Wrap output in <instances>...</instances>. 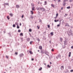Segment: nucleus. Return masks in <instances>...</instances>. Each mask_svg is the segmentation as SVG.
Listing matches in <instances>:
<instances>
[{
  "label": "nucleus",
  "mask_w": 73,
  "mask_h": 73,
  "mask_svg": "<svg viewBox=\"0 0 73 73\" xmlns=\"http://www.w3.org/2000/svg\"><path fill=\"white\" fill-rule=\"evenodd\" d=\"M67 32V34L69 36H70V35H72V31L71 30H70V31H68Z\"/></svg>",
  "instance_id": "obj_1"
},
{
  "label": "nucleus",
  "mask_w": 73,
  "mask_h": 73,
  "mask_svg": "<svg viewBox=\"0 0 73 73\" xmlns=\"http://www.w3.org/2000/svg\"><path fill=\"white\" fill-rule=\"evenodd\" d=\"M44 53L46 54V55L49 56V55L48 54H49V53L48 52V51H45L44 52Z\"/></svg>",
  "instance_id": "obj_2"
},
{
  "label": "nucleus",
  "mask_w": 73,
  "mask_h": 73,
  "mask_svg": "<svg viewBox=\"0 0 73 73\" xmlns=\"http://www.w3.org/2000/svg\"><path fill=\"white\" fill-rule=\"evenodd\" d=\"M61 58V56L60 55H58L57 56H56V58L57 59H58V58Z\"/></svg>",
  "instance_id": "obj_3"
},
{
  "label": "nucleus",
  "mask_w": 73,
  "mask_h": 73,
  "mask_svg": "<svg viewBox=\"0 0 73 73\" xmlns=\"http://www.w3.org/2000/svg\"><path fill=\"white\" fill-rule=\"evenodd\" d=\"M41 7H36V9H37V11H39V10H41Z\"/></svg>",
  "instance_id": "obj_4"
},
{
  "label": "nucleus",
  "mask_w": 73,
  "mask_h": 73,
  "mask_svg": "<svg viewBox=\"0 0 73 73\" xmlns=\"http://www.w3.org/2000/svg\"><path fill=\"white\" fill-rule=\"evenodd\" d=\"M40 10H41L42 11H45V9L43 8H41Z\"/></svg>",
  "instance_id": "obj_5"
},
{
  "label": "nucleus",
  "mask_w": 73,
  "mask_h": 73,
  "mask_svg": "<svg viewBox=\"0 0 73 73\" xmlns=\"http://www.w3.org/2000/svg\"><path fill=\"white\" fill-rule=\"evenodd\" d=\"M50 35H51V36H53V32H52L50 33Z\"/></svg>",
  "instance_id": "obj_6"
},
{
  "label": "nucleus",
  "mask_w": 73,
  "mask_h": 73,
  "mask_svg": "<svg viewBox=\"0 0 73 73\" xmlns=\"http://www.w3.org/2000/svg\"><path fill=\"white\" fill-rule=\"evenodd\" d=\"M27 41L28 42H29V41H30V38H27Z\"/></svg>",
  "instance_id": "obj_7"
},
{
  "label": "nucleus",
  "mask_w": 73,
  "mask_h": 73,
  "mask_svg": "<svg viewBox=\"0 0 73 73\" xmlns=\"http://www.w3.org/2000/svg\"><path fill=\"white\" fill-rule=\"evenodd\" d=\"M23 56H24V54H20V57H23Z\"/></svg>",
  "instance_id": "obj_8"
},
{
  "label": "nucleus",
  "mask_w": 73,
  "mask_h": 73,
  "mask_svg": "<svg viewBox=\"0 0 73 73\" xmlns=\"http://www.w3.org/2000/svg\"><path fill=\"white\" fill-rule=\"evenodd\" d=\"M16 8H19L20 6H19V5H16Z\"/></svg>",
  "instance_id": "obj_9"
},
{
  "label": "nucleus",
  "mask_w": 73,
  "mask_h": 73,
  "mask_svg": "<svg viewBox=\"0 0 73 73\" xmlns=\"http://www.w3.org/2000/svg\"><path fill=\"white\" fill-rule=\"evenodd\" d=\"M64 44L65 45H66V41L65 40L64 41Z\"/></svg>",
  "instance_id": "obj_10"
},
{
  "label": "nucleus",
  "mask_w": 73,
  "mask_h": 73,
  "mask_svg": "<svg viewBox=\"0 0 73 73\" xmlns=\"http://www.w3.org/2000/svg\"><path fill=\"white\" fill-rule=\"evenodd\" d=\"M39 49H40L41 50V49H42V46H39Z\"/></svg>",
  "instance_id": "obj_11"
},
{
  "label": "nucleus",
  "mask_w": 73,
  "mask_h": 73,
  "mask_svg": "<svg viewBox=\"0 0 73 73\" xmlns=\"http://www.w3.org/2000/svg\"><path fill=\"white\" fill-rule=\"evenodd\" d=\"M61 70H63L64 69V66H61Z\"/></svg>",
  "instance_id": "obj_12"
},
{
  "label": "nucleus",
  "mask_w": 73,
  "mask_h": 73,
  "mask_svg": "<svg viewBox=\"0 0 73 73\" xmlns=\"http://www.w3.org/2000/svg\"><path fill=\"white\" fill-rule=\"evenodd\" d=\"M70 56H71V52H70L69 53V57H70Z\"/></svg>",
  "instance_id": "obj_13"
},
{
  "label": "nucleus",
  "mask_w": 73,
  "mask_h": 73,
  "mask_svg": "<svg viewBox=\"0 0 73 73\" xmlns=\"http://www.w3.org/2000/svg\"><path fill=\"white\" fill-rule=\"evenodd\" d=\"M41 53H42V54H44V52H43V50H41Z\"/></svg>",
  "instance_id": "obj_14"
},
{
  "label": "nucleus",
  "mask_w": 73,
  "mask_h": 73,
  "mask_svg": "<svg viewBox=\"0 0 73 73\" xmlns=\"http://www.w3.org/2000/svg\"><path fill=\"white\" fill-rule=\"evenodd\" d=\"M63 39L62 38H60V40L62 42V41Z\"/></svg>",
  "instance_id": "obj_15"
},
{
  "label": "nucleus",
  "mask_w": 73,
  "mask_h": 73,
  "mask_svg": "<svg viewBox=\"0 0 73 73\" xmlns=\"http://www.w3.org/2000/svg\"><path fill=\"white\" fill-rule=\"evenodd\" d=\"M9 15L11 17L13 16V14L12 13H10Z\"/></svg>",
  "instance_id": "obj_16"
},
{
  "label": "nucleus",
  "mask_w": 73,
  "mask_h": 73,
  "mask_svg": "<svg viewBox=\"0 0 73 73\" xmlns=\"http://www.w3.org/2000/svg\"><path fill=\"white\" fill-rule=\"evenodd\" d=\"M4 4L5 5H9V4H8V3H5Z\"/></svg>",
  "instance_id": "obj_17"
},
{
  "label": "nucleus",
  "mask_w": 73,
  "mask_h": 73,
  "mask_svg": "<svg viewBox=\"0 0 73 73\" xmlns=\"http://www.w3.org/2000/svg\"><path fill=\"white\" fill-rule=\"evenodd\" d=\"M19 28L20 27H19V25H17V28L18 29H19Z\"/></svg>",
  "instance_id": "obj_18"
},
{
  "label": "nucleus",
  "mask_w": 73,
  "mask_h": 73,
  "mask_svg": "<svg viewBox=\"0 0 73 73\" xmlns=\"http://www.w3.org/2000/svg\"><path fill=\"white\" fill-rule=\"evenodd\" d=\"M42 70V67H40V68L39 69V70Z\"/></svg>",
  "instance_id": "obj_19"
},
{
  "label": "nucleus",
  "mask_w": 73,
  "mask_h": 73,
  "mask_svg": "<svg viewBox=\"0 0 73 73\" xmlns=\"http://www.w3.org/2000/svg\"><path fill=\"white\" fill-rule=\"evenodd\" d=\"M33 42V41H31V42H30V44H31V45H32V44Z\"/></svg>",
  "instance_id": "obj_20"
},
{
  "label": "nucleus",
  "mask_w": 73,
  "mask_h": 73,
  "mask_svg": "<svg viewBox=\"0 0 73 73\" xmlns=\"http://www.w3.org/2000/svg\"><path fill=\"white\" fill-rule=\"evenodd\" d=\"M20 35V36H23V33H21Z\"/></svg>",
  "instance_id": "obj_21"
},
{
  "label": "nucleus",
  "mask_w": 73,
  "mask_h": 73,
  "mask_svg": "<svg viewBox=\"0 0 73 73\" xmlns=\"http://www.w3.org/2000/svg\"><path fill=\"white\" fill-rule=\"evenodd\" d=\"M51 6H52V7H54V5L51 4Z\"/></svg>",
  "instance_id": "obj_22"
},
{
  "label": "nucleus",
  "mask_w": 73,
  "mask_h": 73,
  "mask_svg": "<svg viewBox=\"0 0 73 73\" xmlns=\"http://www.w3.org/2000/svg\"><path fill=\"white\" fill-rule=\"evenodd\" d=\"M15 25H19V24H18V23H17L16 22L15 23Z\"/></svg>",
  "instance_id": "obj_23"
},
{
  "label": "nucleus",
  "mask_w": 73,
  "mask_h": 73,
  "mask_svg": "<svg viewBox=\"0 0 73 73\" xmlns=\"http://www.w3.org/2000/svg\"><path fill=\"white\" fill-rule=\"evenodd\" d=\"M29 53H30V54H32V51H29Z\"/></svg>",
  "instance_id": "obj_24"
},
{
  "label": "nucleus",
  "mask_w": 73,
  "mask_h": 73,
  "mask_svg": "<svg viewBox=\"0 0 73 73\" xmlns=\"http://www.w3.org/2000/svg\"><path fill=\"white\" fill-rule=\"evenodd\" d=\"M21 41H23V38H21Z\"/></svg>",
  "instance_id": "obj_25"
},
{
  "label": "nucleus",
  "mask_w": 73,
  "mask_h": 73,
  "mask_svg": "<svg viewBox=\"0 0 73 73\" xmlns=\"http://www.w3.org/2000/svg\"><path fill=\"white\" fill-rule=\"evenodd\" d=\"M13 27H16V25H13Z\"/></svg>",
  "instance_id": "obj_26"
},
{
  "label": "nucleus",
  "mask_w": 73,
  "mask_h": 73,
  "mask_svg": "<svg viewBox=\"0 0 73 73\" xmlns=\"http://www.w3.org/2000/svg\"><path fill=\"white\" fill-rule=\"evenodd\" d=\"M31 14H32V15L33 14V11H31Z\"/></svg>",
  "instance_id": "obj_27"
},
{
  "label": "nucleus",
  "mask_w": 73,
  "mask_h": 73,
  "mask_svg": "<svg viewBox=\"0 0 73 73\" xmlns=\"http://www.w3.org/2000/svg\"><path fill=\"white\" fill-rule=\"evenodd\" d=\"M67 9H70V6H69L67 7Z\"/></svg>",
  "instance_id": "obj_28"
},
{
  "label": "nucleus",
  "mask_w": 73,
  "mask_h": 73,
  "mask_svg": "<svg viewBox=\"0 0 73 73\" xmlns=\"http://www.w3.org/2000/svg\"><path fill=\"white\" fill-rule=\"evenodd\" d=\"M66 1H68V0H64V1H63V3H65Z\"/></svg>",
  "instance_id": "obj_29"
},
{
  "label": "nucleus",
  "mask_w": 73,
  "mask_h": 73,
  "mask_svg": "<svg viewBox=\"0 0 73 73\" xmlns=\"http://www.w3.org/2000/svg\"><path fill=\"white\" fill-rule=\"evenodd\" d=\"M46 4H47L46 2V1H45L44 2V5H46Z\"/></svg>",
  "instance_id": "obj_30"
},
{
  "label": "nucleus",
  "mask_w": 73,
  "mask_h": 73,
  "mask_svg": "<svg viewBox=\"0 0 73 73\" xmlns=\"http://www.w3.org/2000/svg\"><path fill=\"white\" fill-rule=\"evenodd\" d=\"M47 67H48V68H50V66H49V65H47Z\"/></svg>",
  "instance_id": "obj_31"
},
{
  "label": "nucleus",
  "mask_w": 73,
  "mask_h": 73,
  "mask_svg": "<svg viewBox=\"0 0 73 73\" xmlns=\"http://www.w3.org/2000/svg\"><path fill=\"white\" fill-rule=\"evenodd\" d=\"M47 26L48 28H50V25H48Z\"/></svg>",
  "instance_id": "obj_32"
},
{
  "label": "nucleus",
  "mask_w": 73,
  "mask_h": 73,
  "mask_svg": "<svg viewBox=\"0 0 73 73\" xmlns=\"http://www.w3.org/2000/svg\"><path fill=\"white\" fill-rule=\"evenodd\" d=\"M58 13H57L56 15V17H58Z\"/></svg>",
  "instance_id": "obj_33"
},
{
  "label": "nucleus",
  "mask_w": 73,
  "mask_h": 73,
  "mask_svg": "<svg viewBox=\"0 0 73 73\" xmlns=\"http://www.w3.org/2000/svg\"><path fill=\"white\" fill-rule=\"evenodd\" d=\"M34 8H35V7H34L32 8V10H33V11H34Z\"/></svg>",
  "instance_id": "obj_34"
},
{
  "label": "nucleus",
  "mask_w": 73,
  "mask_h": 73,
  "mask_svg": "<svg viewBox=\"0 0 73 73\" xmlns=\"http://www.w3.org/2000/svg\"><path fill=\"white\" fill-rule=\"evenodd\" d=\"M29 32H32V30H31V29H29Z\"/></svg>",
  "instance_id": "obj_35"
},
{
  "label": "nucleus",
  "mask_w": 73,
  "mask_h": 73,
  "mask_svg": "<svg viewBox=\"0 0 73 73\" xmlns=\"http://www.w3.org/2000/svg\"><path fill=\"white\" fill-rule=\"evenodd\" d=\"M70 72H73V70H71L70 71Z\"/></svg>",
  "instance_id": "obj_36"
},
{
  "label": "nucleus",
  "mask_w": 73,
  "mask_h": 73,
  "mask_svg": "<svg viewBox=\"0 0 73 73\" xmlns=\"http://www.w3.org/2000/svg\"><path fill=\"white\" fill-rule=\"evenodd\" d=\"M18 32H21V30H19L18 31Z\"/></svg>",
  "instance_id": "obj_37"
},
{
  "label": "nucleus",
  "mask_w": 73,
  "mask_h": 73,
  "mask_svg": "<svg viewBox=\"0 0 73 73\" xmlns=\"http://www.w3.org/2000/svg\"><path fill=\"white\" fill-rule=\"evenodd\" d=\"M64 4H63V5L64 6H65V2L64 3Z\"/></svg>",
  "instance_id": "obj_38"
},
{
  "label": "nucleus",
  "mask_w": 73,
  "mask_h": 73,
  "mask_svg": "<svg viewBox=\"0 0 73 73\" xmlns=\"http://www.w3.org/2000/svg\"><path fill=\"white\" fill-rule=\"evenodd\" d=\"M6 57L7 58H8V56H6Z\"/></svg>",
  "instance_id": "obj_39"
},
{
  "label": "nucleus",
  "mask_w": 73,
  "mask_h": 73,
  "mask_svg": "<svg viewBox=\"0 0 73 73\" xmlns=\"http://www.w3.org/2000/svg\"><path fill=\"white\" fill-rule=\"evenodd\" d=\"M37 29H40V27H38V26H37Z\"/></svg>",
  "instance_id": "obj_40"
},
{
  "label": "nucleus",
  "mask_w": 73,
  "mask_h": 73,
  "mask_svg": "<svg viewBox=\"0 0 73 73\" xmlns=\"http://www.w3.org/2000/svg\"><path fill=\"white\" fill-rule=\"evenodd\" d=\"M37 40H38V41H40V39L38 38Z\"/></svg>",
  "instance_id": "obj_41"
},
{
  "label": "nucleus",
  "mask_w": 73,
  "mask_h": 73,
  "mask_svg": "<svg viewBox=\"0 0 73 73\" xmlns=\"http://www.w3.org/2000/svg\"><path fill=\"white\" fill-rule=\"evenodd\" d=\"M24 17V15H22V18H23Z\"/></svg>",
  "instance_id": "obj_42"
},
{
  "label": "nucleus",
  "mask_w": 73,
  "mask_h": 73,
  "mask_svg": "<svg viewBox=\"0 0 73 73\" xmlns=\"http://www.w3.org/2000/svg\"><path fill=\"white\" fill-rule=\"evenodd\" d=\"M7 19H8V20H9V18L8 17V16H7Z\"/></svg>",
  "instance_id": "obj_43"
},
{
  "label": "nucleus",
  "mask_w": 73,
  "mask_h": 73,
  "mask_svg": "<svg viewBox=\"0 0 73 73\" xmlns=\"http://www.w3.org/2000/svg\"><path fill=\"white\" fill-rule=\"evenodd\" d=\"M60 25L59 24V25H57V27H60Z\"/></svg>",
  "instance_id": "obj_44"
},
{
  "label": "nucleus",
  "mask_w": 73,
  "mask_h": 73,
  "mask_svg": "<svg viewBox=\"0 0 73 73\" xmlns=\"http://www.w3.org/2000/svg\"><path fill=\"white\" fill-rule=\"evenodd\" d=\"M71 48V49H73V46H72Z\"/></svg>",
  "instance_id": "obj_45"
},
{
  "label": "nucleus",
  "mask_w": 73,
  "mask_h": 73,
  "mask_svg": "<svg viewBox=\"0 0 73 73\" xmlns=\"http://www.w3.org/2000/svg\"><path fill=\"white\" fill-rule=\"evenodd\" d=\"M54 22H55L56 23V22H57V21H56V20H55Z\"/></svg>",
  "instance_id": "obj_46"
},
{
  "label": "nucleus",
  "mask_w": 73,
  "mask_h": 73,
  "mask_svg": "<svg viewBox=\"0 0 73 73\" xmlns=\"http://www.w3.org/2000/svg\"><path fill=\"white\" fill-rule=\"evenodd\" d=\"M65 15L66 16H68V14L65 13Z\"/></svg>",
  "instance_id": "obj_47"
},
{
  "label": "nucleus",
  "mask_w": 73,
  "mask_h": 73,
  "mask_svg": "<svg viewBox=\"0 0 73 73\" xmlns=\"http://www.w3.org/2000/svg\"><path fill=\"white\" fill-rule=\"evenodd\" d=\"M15 54L17 55V54L18 53H17V52H15Z\"/></svg>",
  "instance_id": "obj_48"
},
{
  "label": "nucleus",
  "mask_w": 73,
  "mask_h": 73,
  "mask_svg": "<svg viewBox=\"0 0 73 73\" xmlns=\"http://www.w3.org/2000/svg\"><path fill=\"white\" fill-rule=\"evenodd\" d=\"M69 1H70V2H72V0H70Z\"/></svg>",
  "instance_id": "obj_49"
},
{
  "label": "nucleus",
  "mask_w": 73,
  "mask_h": 73,
  "mask_svg": "<svg viewBox=\"0 0 73 73\" xmlns=\"http://www.w3.org/2000/svg\"><path fill=\"white\" fill-rule=\"evenodd\" d=\"M52 51V52H53L54 51V50H53V49H52L51 50Z\"/></svg>",
  "instance_id": "obj_50"
},
{
  "label": "nucleus",
  "mask_w": 73,
  "mask_h": 73,
  "mask_svg": "<svg viewBox=\"0 0 73 73\" xmlns=\"http://www.w3.org/2000/svg\"><path fill=\"white\" fill-rule=\"evenodd\" d=\"M31 60H32V61H33V60H34V59H33V58H32Z\"/></svg>",
  "instance_id": "obj_51"
},
{
  "label": "nucleus",
  "mask_w": 73,
  "mask_h": 73,
  "mask_svg": "<svg viewBox=\"0 0 73 73\" xmlns=\"http://www.w3.org/2000/svg\"><path fill=\"white\" fill-rule=\"evenodd\" d=\"M19 25H20V26H21V23H20Z\"/></svg>",
  "instance_id": "obj_52"
},
{
  "label": "nucleus",
  "mask_w": 73,
  "mask_h": 73,
  "mask_svg": "<svg viewBox=\"0 0 73 73\" xmlns=\"http://www.w3.org/2000/svg\"><path fill=\"white\" fill-rule=\"evenodd\" d=\"M58 2H60V1H61V0H58Z\"/></svg>",
  "instance_id": "obj_53"
},
{
  "label": "nucleus",
  "mask_w": 73,
  "mask_h": 73,
  "mask_svg": "<svg viewBox=\"0 0 73 73\" xmlns=\"http://www.w3.org/2000/svg\"><path fill=\"white\" fill-rule=\"evenodd\" d=\"M61 9L62 10V9H63V8L62 7V8H61Z\"/></svg>",
  "instance_id": "obj_54"
},
{
  "label": "nucleus",
  "mask_w": 73,
  "mask_h": 73,
  "mask_svg": "<svg viewBox=\"0 0 73 73\" xmlns=\"http://www.w3.org/2000/svg\"><path fill=\"white\" fill-rule=\"evenodd\" d=\"M31 19H33V17L31 16Z\"/></svg>",
  "instance_id": "obj_55"
},
{
  "label": "nucleus",
  "mask_w": 73,
  "mask_h": 73,
  "mask_svg": "<svg viewBox=\"0 0 73 73\" xmlns=\"http://www.w3.org/2000/svg\"><path fill=\"white\" fill-rule=\"evenodd\" d=\"M56 18H57V17H56V16L54 17V19H56Z\"/></svg>",
  "instance_id": "obj_56"
},
{
  "label": "nucleus",
  "mask_w": 73,
  "mask_h": 73,
  "mask_svg": "<svg viewBox=\"0 0 73 73\" xmlns=\"http://www.w3.org/2000/svg\"><path fill=\"white\" fill-rule=\"evenodd\" d=\"M69 20L70 21V20H71V21L72 20V19H69Z\"/></svg>",
  "instance_id": "obj_57"
},
{
  "label": "nucleus",
  "mask_w": 73,
  "mask_h": 73,
  "mask_svg": "<svg viewBox=\"0 0 73 73\" xmlns=\"http://www.w3.org/2000/svg\"><path fill=\"white\" fill-rule=\"evenodd\" d=\"M61 20H60V21H59L60 23H61Z\"/></svg>",
  "instance_id": "obj_58"
},
{
  "label": "nucleus",
  "mask_w": 73,
  "mask_h": 73,
  "mask_svg": "<svg viewBox=\"0 0 73 73\" xmlns=\"http://www.w3.org/2000/svg\"><path fill=\"white\" fill-rule=\"evenodd\" d=\"M41 20H40V22H41Z\"/></svg>",
  "instance_id": "obj_59"
},
{
  "label": "nucleus",
  "mask_w": 73,
  "mask_h": 73,
  "mask_svg": "<svg viewBox=\"0 0 73 73\" xmlns=\"http://www.w3.org/2000/svg\"><path fill=\"white\" fill-rule=\"evenodd\" d=\"M52 25H53V23H52Z\"/></svg>",
  "instance_id": "obj_60"
},
{
  "label": "nucleus",
  "mask_w": 73,
  "mask_h": 73,
  "mask_svg": "<svg viewBox=\"0 0 73 73\" xmlns=\"http://www.w3.org/2000/svg\"><path fill=\"white\" fill-rule=\"evenodd\" d=\"M50 64H52V62H50Z\"/></svg>",
  "instance_id": "obj_61"
},
{
  "label": "nucleus",
  "mask_w": 73,
  "mask_h": 73,
  "mask_svg": "<svg viewBox=\"0 0 73 73\" xmlns=\"http://www.w3.org/2000/svg\"><path fill=\"white\" fill-rule=\"evenodd\" d=\"M38 52H40V50H38Z\"/></svg>",
  "instance_id": "obj_62"
},
{
  "label": "nucleus",
  "mask_w": 73,
  "mask_h": 73,
  "mask_svg": "<svg viewBox=\"0 0 73 73\" xmlns=\"http://www.w3.org/2000/svg\"><path fill=\"white\" fill-rule=\"evenodd\" d=\"M54 1H56V0H54Z\"/></svg>",
  "instance_id": "obj_63"
},
{
  "label": "nucleus",
  "mask_w": 73,
  "mask_h": 73,
  "mask_svg": "<svg viewBox=\"0 0 73 73\" xmlns=\"http://www.w3.org/2000/svg\"><path fill=\"white\" fill-rule=\"evenodd\" d=\"M58 21V20H57V21Z\"/></svg>",
  "instance_id": "obj_64"
}]
</instances>
